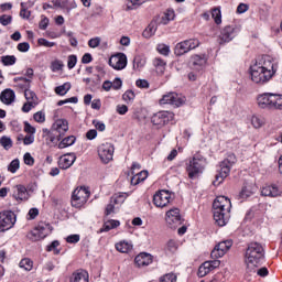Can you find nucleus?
I'll return each instance as SVG.
<instances>
[{"mask_svg":"<svg viewBox=\"0 0 282 282\" xmlns=\"http://www.w3.org/2000/svg\"><path fill=\"white\" fill-rule=\"evenodd\" d=\"M185 102L184 97L182 95H177L176 93H169L160 99V105H172V107H182Z\"/></svg>","mask_w":282,"mask_h":282,"instance_id":"nucleus-13","label":"nucleus"},{"mask_svg":"<svg viewBox=\"0 0 282 282\" xmlns=\"http://www.w3.org/2000/svg\"><path fill=\"white\" fill-rule=\"evenodd\" d=\"M260 109H278L282 111V95L264 93L257 98Z\"/></svg>","mask_w":282,"mask_h":282,"instance_id":"nucleus-5","label":"nucleus"},{"mask_svg":"<svg viewBox=\"0 0 282 282\" xmlns=\"http://www.w3.org/2000/svg\"><path fill=\"white\" fill-rule=\"evenodd\" d=\"M78 63V57L76 55H69L67 59V67L68 69H74L76 64Z\"/></svg>","mask_w":282,"mask_h":282,"instance_id":"nucleus-54","label":"nucleus"},{"mask_svg":"<svg viewBox=\"0 0 282 282\" xmlns=\"http://www.w3.org/2000/svg\"><path fill=\"white\" fill-rule=\"evenodd\" d=\"M89 195L90 193L88 192L87 188L85 187L76 188L72 195V206L74 208H83L84 204H87V199H89Z\"/></svg>","mask_w":282,"mask_h":282,"instance_id":"nucleus-8","label":"nucleus"},{"mask_svg":"<svg viewBox=\"0 0 282 282\" xmlns=\"http://www.w3.org/2000/svg\"><path fill=\"white\" fill-rule=\"evenodd\" d=\"M37 43H39V45H42L43 47H54V45H56L55 42H50V41H47L46 39H43V37L39 39Z\"/></svg>","mask_w":282,"mask_h":282,"instance_id":"nucleus-59","label":"nucleus"},{"mask_svg":"<svg viewBox=\"0 0 282 282\" xmlns=\"http://www.w3.org/2000/svg\"><path fill=\"white\" fill-rule=\"evenodd\" d=\"M149 177V172L148 171H141L137 173L132 178H131V184L132 186H138L140 182H144Z\"/></svg>","mask_w":282,"mask_h":282,"instance_id":"nucleus-29","label":"nucleus"},{"mask_svg":"<svg viewBox=\"0 0 282 282\" xmlns=\"http://www.w3.org/2000/svg\"><path fill=\"white\" fill-rule=\"evenodd\" d=\"M100 45V37H93L88 41V46L95 50V47H98Z\"/></svg>","mask_w":282,"mask_h":282,"instance_id":"nucleus-63","label":"nucleus"},{"mask_svg":"<svg viewBox=\"0 0 282 282\" xmlns=\"http://www.w3.org/2000/svg\"><path fill=\"white\" fill-rule=\"evenodd\" d=\"M251 124H252V127H254V129H261V127H263V124H265V119H263V117L252 116Z\"/></svg>","mask_w":282,"mask_h":282,"instance_id":"nucleus-38","label":"nucleus"},{"mask_svg":"<svg viewBox=\"0 0 282 282\" xmlns=\"http://www.w3.org/2000/svg\"><path fill=\"white\" fill-rule=\"evenodd\" d=\"M134 263L137 268H147V265L153 263V257L150 253H139L134 258Z\"/></svg>","mask_w":282,"mask_h":282,"instance_id":"nucleus-21","label":"nucleus"},{"mask_svg":"<svg viewBox=\"0 0 282 282\" xmlns=\"http://www.w3.org/2000/svg\"><path fill=\"white\" fill-rule=\"evenodd\" d=\"M159 282H177V275L173 272L160 276Z\"/></svg>","mask_w":282,"mask_h":282,"instance_id":"nucleus-41","label":"nucleus"},{"mask_svg":"<svg viewBox=\"0 0 282 282\" xmlns=\"http://www.w3.org/2000/svg\"><path fill=\"white\" fill-rule=\"evenodd\" d=\"M147 0H127V10H135L138 6H142Z\"/></svg>","mask_w":282,"mask_h":282,"instance_id":"nucleus-47","label":"nucleus"},{"mask_svg":"<svg viewBox=\"0 0 282 282\" xmlns=\"http://www.w3.org/2000/svg\"><path fill=\"white\" fill-rule=\"evenodd\" d=\"M171 120H173V112L170 111H159L151 118L152 124H155L156 127H164L165 124H169Z\"/></svg>","mask_w":282,"mask_h":282,"instance_id":"nucleus-14","label":"nucleus"},{"mask_svg":"<svg viewBox=\"0 0 282 282\" xmlns=\"http://www.w3.org/2000/svg\"><path fill=\"white\" fill-rule=\"evenodd\" d=\"M74 162H76V153H67L59 158L58 166L63 171H67V169L74 165Z\"/></svg>","mask_w":282,"mask_h":282,"instance_id":"nucleus-20","label":"nucleus"},{"mask_svg":"<svg viewBox=\"0 0 282 282\" xmlns=\"http://www.w3.org/2000/svg\"><path fill=\"white\" fill-rule=\"evenodd\" d=\"M0 144L3 148L4 151H10V149H12V139L10 137L3 135L0 139Z\"/></svg>","mask_w":282,"mask_h":282,"instance_id":"nucleus-39","label":"nucleus"},{"mask_svg":"<svg viewBox=\"0 0 282 282\" xmlns=\"http://www.w3.org/2000/svg\"><path fill=\"white\" fill-rule=\"evenodd\" d=\"M20 6H21L20 17L22 19H30L32 13L28 9H25V2H21Z\"/></svg>","mask_w":282,"mask_h":282,"instance_id":"nucleus-55","label":"nucleus"},{"mask_svg":"<svg viewBox=\"0 0 282 282\" xmlns=\"http://www.w3.org/2000/svg\"><path fill=\"white\" fill-rule=\"evenodd\" d=\"M69 89H72V84L64 83L63 85L55 87V94H57V96H65Z\"/></svg>","mask_w":282,"mask_h":282,"instance_id":"nucleus-34","label":"nucleus"},{"mask_svg":"<svg viewBox=\"0 0 282 282\" xmlns=\"http://www.w3.org/2000/svg\"><path fill=\"white\" fill-rule=\"evenodd\" d=\"M180 248V242L175 239H170L166 242L165 250L170 252L171 254L177 252V249Z\"/></svg>","mask_w":282,"mask_h":282,"instance_id":"nucleus-32","label":"nucleus"},{"mask_svg":"<svg viewBox=\"0 0 282 282\" xmlns=\"http://www.w3.org/2000/svg\"><path fill=\"white\" fill-rule=\"evenodd\" d=\"M0 23L1 25H10L12 23V15L3 14L0 17Z\"/></svg>","mask_w":282,"mask_h":282,"instance_id":"nucleus-60","label":"nucleus"},{"mask_svg":"<svg viewBox=\"0 0 282 282\" xmlns=\"http://www.w3.org/2000/svg\"><path fill=\"white\" fill-rule=\"evenodd\" d=\"M61 246V242L58 240H54L51 245L47 246L46 250L47 252H54V254H61V250L57 248Z\"/></svg>","mask_w":282,"mask_h":282,"instance_id":"nucleus-46","label":"nucleus"},{"mask_svg":"<svg viewBox=\"0 0 282 282\" xmlns=\"http://www.w3.org/2000/svg\"><path fill=\"white\" fill-rule=\"evenodd\" d=\"M64 65L61 61H55L52 63V72H61L63 69Z\"/></svg>","mask_w":282,"mask_h":282,"instance_id":"nucleus-64","label":"nucleus"},{"mask_svg":"<svg viewBox=\"0 0 282 282\" xmlns=\"http://www.w3.org/2000/svg\"><path fill=\"white\" fill-rule=\"evenodd\" d=\"M20 166H21V163H20L19 159H15V160L11 161V163L9 164L8 171L10 173H17V170L20 169Z\"/></svg>","mask_w":282,"mask_h":282,"instance_id":"nucleus-52","label":"nucleus"},{"mask_svg":"<svg viewBox=\"0 0 282 282\" xmlns=\"http://www.w3.org/2000/svg\"><path fill=\"white\" fill-rule=\"evenodd\" d=\"M57 148L58 149H67V147H72L76 143V138L74 135H68L66 138H62L59 140Z\"/></svg>","mask_w":282,"mask_h":282,"instance_id":"nucleus-28","label":"nucleus"},{"mask_svg":"<svg viewBox=\"0 0 282 282\" xmlns=\"http://www.w3.org/2000/svg\"><path fill=\"white\" fill-rule=\"evenodd\" d=\"M156 50L159 54H162L163 56H169V54H171V47H169L166 44H159Z\"/></svg>","mask_w":282,"mask_h":282,"instance_id":"nucleus-50","label":"nucleus"},{"mask_svg":"<svg viewBox=\"0 0 282 282\" xmlns=\"http://www.w3.org/2000/svg\"><path fill=\"white\" fill-rule=\"evenodd\" d=\"M127 193H118L112 196L115 204H124V199H127Z\"/></svg>","mask_w":282,"mask_h":282,"instance_id":"nucleus-49","label":"nucleus"},{"mask_svg":"<svg viewBox=\"0 0 282 282\" xmlns=\"http://www.w3.org/2000/svg\"><path fill=\"white\" fill-rule=\"evenodd\" d=\"M172 194L169 191L162 189L154 194L153 204L156 208H164L172 202Z\"/></svg>","mask_w":282,"mask_h":282,"instance_id":"nucleus-11","label":"nucleus"},{"mask_svg":"<svg viewBox=\"0 0 282 282\" xmlns=\"http://www.w3.org/2000/svg\"><path fill=\"white\" fill-rule=\"evenodd\" d=\"M173 19H175V11L173 10H167V12L165 13V15L162 18L161 23H163V25H167V23L170 21H173Z\"/></svg>","mask_w":282,"mask_h":282,"instance_id":"nucleus-48","label":"nucleus"},{"mask_svg":"<svg viewBox=\"0 0 282 282\" xmlns=\"http://www.w3.org/2000/svg\"><path fill=\"white\" fill-rule=\"evenodd\" d=\"M134 99H135V93H133V90H127L122 95V100H124V102H133Z\"/></svg>","mask_w":282,"mask_h":282,"instance_id":"nucleus-51","label":"nucleus"},{"mask_svg":"<svg viewBox=\"0 0 282 282\" xmlns=\"http://www.w3.org/2000/svg\"><path fill=\"white\" fill-rule=\"evenodd\" d=\"M116 148L113 144L107 142L98 147V155L104 164H109L113 160V152Z\"/></svg>","mask_w":282,"mask_h":282,"instance_id":"nucleus-10","label":"nucleus"},{"mask_svg":"<svg viewBox=\"0 0 282 282\" xmlns=\"http://www.w3.org/2000/svg\"><path fill=\"white\" fill-rule=\"evenodd\" d=\"M67 243H78V241H80V235L78 234H74V235H69L66 238Z\"/></svg>","mask_w":282,"mask_h":282,"instance_id":"nucleus-61","label":"nucleus"},{"mask_svg":"<svg viewBox=\"0 0 282 282\" xmlns=\"http://www.w3.org/2000/svg\"><path fill=\"white\" fill-rule=\"evenodd\" d=\"M234 164H237V156L235 153H229L227 158L219 163V169L213 182L214 186H219V184L224 183V180L230 175V169H232Z\"/></svg>","mask_w":282,"mask_h":282,"instance_id":"nucleus-4","label":"nucleus"},{"mask_svg":"<svg viewBox=\"0 0 282 282\" xmlns=\"http://www.w3.org/2000/svg\"><path fill=\"white\" fill-rule=\"evenodd\" d=\"M70 282H89V273L85 270H77L72 274Z\"/></svg>","mask_w":282,"mask_h":282,"instance_id":"nucleus-23","label":"nucleus"},{"mask_svg":"<svg viewBox=\"0 0 282 282\" xmlns=\"http://www.w3.org/2000/svg\"><path fill=\"white\" fill-rule=\"evenodd\" d=\"M154 67H156V72H159V74H164V69L166 67V62H164L162 58H155Z\"/></svg>","mask_w":282,"mask_h":282,"instance_id":"nucleus-43","label":"nucleus"},{"mask_svg":"<svg viewBox=\"0 0 282 282\" xmlns=\"http://www.w3.org/2000/svg\"><path fill=\"white\" fill-rule=\"evenodd\" d=\"M13 197L17 202H28V199H30V194L24 185H17L13 192Z\"/></svg>","mask_w":282,"mask_h":282,"instance_id":"nucleus-22","label":"nucleus"},{"mask_svg":"<svg viewBox=\"0 0 282 282\" xmlns=\"http://www.w3.org/2000/svg\"><path fill=\"white\" fill-rule=\"evenodd\" d=\"M109 65L112 69H124L127 67V55L124 53H117L109 58Z\"/></svg>","mask_w":282,"mask_h":282,"instance_id":"nucleus-17","label":"nucleus"},{"mask_svg":"<svg viewBox=\"0 0 282 282\" xmlns=\"http://www.w3.org/2000/svg\"><path fill=\"white\" fill-rule=\"evenodd\" d=\"M188 52H191V48L188 47V43L186 42V40L177 43L174 48V53L176 56H184V54H188Z\"/></svg>","mask_w":282,"mask_h":282,"instance_id":"nucleus-25","label":"nucleus"},{"mask_svg":"<svg viewBox=\"0 0 282 282\" xmlns=\"http://www.w3.org/2000/svg\"><path fill=\"white\" fill-rule=\"evenodd\" d=\"M28 239L30 241H41V239H44L43 236L40 234L39 229L34 228L26 235Z\"/></svg>","mask_w":282,"mask_h":282,"instance_id":"nucleus-40","label":"nucleus"},{"mask_svg":"<svg viewBox=\"0 0 282 282\" xmlns=\"http://www.w3.org/2000/svg\"><path fill=\"white\" fill-rule=\"evenodd\" d=\"M115 248L118 252L127 253L131 252V250L133 249V245H131V242L129 241L121 240L115 245Z\"/></svg>","mask_w":282,"mask_h":282,"instance_id":"nucleus-26","label":"nucleus"},{"mask_svg":"<svg viewBox=\"0 0 282 282\" xmlns=\"http://www.w3.org/2000/svg\"><path fill=\"white\" fill-rule=\"evenodd\" d=\"M14 83L18 84V86L20 87V89H30V85H32V79H28L25 77H15Z\"/></svg>","mask_w":282,"mask_h":282,"instance_id":"nucleus-31","label":"nucleus"},{"mask_svg":"<svg viewBox=\"0 0 282 282\" xmlns=\"http://www.w3.org/2000/svg\"><path fill=\"white\" fill-rule=\"evenodd\" d=\"M23 160L26 166H34V159L32 158V154H30V152H26L24 154Z\"/></svg>","mask_w":282,"mask_h":282,"instance_id":"nucleus-58","label":"nucleus"},{"mask_svg":"<svg viewBox=\"0 0 282 282\" xmlns=\"http://www.w3.org/2000/svg\"><path fill=\"white\" fill-rule=\"evenodd\" d=\"M53 131L57 133V142L65 138V133L69 131V122L66 119H57L52 127Z\"/></svg>","mask_w":282,"mask_h":282,"instance_id":"nucleus-16","label":"nucleus"},{"mask_svg":"<svg viewBox=\"0 0 282 282\" xmlns=\"http://www.w3.org/2000/svg\"><path fill=\"white\" fill-rule=\"evenodd\" d=\"M187 43V46L189 47V52L192 50H197V47H199L200 42L197 39H189V40H185Z\"/></svg>","mask_w":282,"mask_h":282,"instance_id":"nucleus-53","label":"nucleus"},{"mask_svg":"<svg viewBox=\"0 0 282 282\" xmlns=\"http://www.w3.org/2000/svg\"><path fill=\"white\" fill-rule=\"evenodd\" d=\"M232 248V240H224L215 246L210 253L212 259H221Z\"/></svg>","mask_w":282,"mask_h":282,"instance_id":"nucleus-15","label":"nucleus"},{"mask_svg":"<svg viewBox=\"0 0 282 282\" xmlns=\"http://www.w3.org/2000/svg\"><path fill=\"white\" fill-rule=\"evenodd\" d=\"M1 63L6 66V67H10L12 65H15L17 63V56L14 55H3L1 56Z\"/></svg>","mask_w":282,"mask_h":282,"instance_id":"nucleus-35","label":"nucleus"},{"mask_svg":"<svg viewBox=\"0 0 282 282\" xmlns=\"http://www.w3.org/2000/svg\"><path fill=\"white\" fill-rule=\"evenodd\" d=\"M265 252L263 250V246L259 242H251L249 243L247 251H246V264L247 270L249 272H257L254 268L259 265L263 261Z\"/></svg>","mask_w":282,"mask_h":282,"instance_id":"nucleus-3","label":"nucleus"},{"mask_svg":"<svg viewBox=\"0 0 282 282\" xmlns=\"http://www.w3.org/2000/svg\"><path fill=\"white\" fill-rule=\"evenodd\" d=\"M232 203L226 196H217L213 203L214 220L217 226L224 227L230 221Z\"/></svg>","mask_w":282,"mask_h":282,"instance_id":"nucleus-2","label":"nucleus"},{"mask_svg":"<svg viewBox=\"0 0 282 282\" xmlns=\"http://www.w3.org/2000/svg\"><path fill=\"white\" fill-rule=\"evenodd\" d=\"M17 96L14 95V90L4 89L0 95V100L3 105H12Z\"/></svg>","mask_w":282,"mask_h":282,"instance_id":"nucleus-24","label":"nucleus"},{"mask_svg":"<svg viewBox=\"0 0 282 282\" xmlns=\"http://www.w3.org/2000/svg\"><path fill=\"white\" fill-rule=\"evenodd\" d=\"M158 32V23L151 22L148 28L143 31L142 35L144 39H151Z\"/></svg>","mask_w":282,"mask_h":282,"instance_id":"nucleus-30","label":"nucleus"},{"mask_svg":"<svg viewBox=\"0 0 282 282\" xmlns=\"http://www.w3.org/2000/svg\"><path fill=\"white\" fill-rule=\"evenodd\" d=\"M192 69H196V72H202L206 67V63H208V57L206 54L202 55H193L191 57Z\"/></svg>","mask_w":282,"mask_h":282,"instance_id":"nucleus-19","label":"nucleus"},{"mask_svg":"<svg viewBox=\"0 0 282 282\" xmlns=\"http://www.w3.org/2000/svg\"><path fill=\"white\" fill-rule=\"evenodd\" d=\"M210 272H213L210 270V263L204 262L199 268H198V276L200 279H204V276H206V274H209Z\"/></svg>","mask_w":282,"mask_h":282,"instance_id":"nucleus-36","label":"nucleus"},{"mask_svg":"<svg viewBox=\"0 0 282 282\" xmlns=\"http://www.w3.org/2000/svg\"><path fill=\"white\" fill-rule=\"evenodd\" d=\"M120 226L119 220H108L104 224V228L100 229V232H109V230H113V228H118Z\"/></svg>","mask_w":282,"mask_h":282,"instance_id":"nucleus-33","label":"nucleus"},{"mask_svg":"<svg viewBox=\"0 0 282 282\" xmlns=\"http://www.w3.org/2000/svg\"><path fill=\"white\" fill-rule=\"evenodd\" d=\"M14 224H17V215H14V212L4 210L0 213V232L10 230Z\"/></svg>","mask_w":282,"mask_h":282,"instance_id":"nucleus-9","label":"nucleus"},{"mask_svg":"<svg viewBox=\"0 0 282 282\" xmlns=\"http://www.w3.org/2000/svg\"><path fill=\"white\" fill-rule=\"evenodd\" d=\"M261 195L263 197H282V185H267L262 188Z\"/></svg>","mask_w":282,"mask_h":282,"instance_id":"nucleus-18","label":"nucleus"},{"mask_svg":"<svg viewBox=\"0 0 282 282\" xmlns=\"http://www.w3.org/2000/svg\"><path fill=\"white\" fill-rule=\"evenodd\" d=\"M24 96L28 102L36 104V94L30 88L24 89Z\"/></svg>","mask_w":282,"mask_h":282,"instance_id":"nucleus-45","label":"nucleus"},{"mask_svg":"<svg viewBox=\"0 0 282 282\" xmlns=\"http://www.w3.org/2000/svg\"><path fill=\"white\" fill-rule=\"evenodd\" d=\"M212 19H214L216 25H221V9L214 8L212 10Z\"/></svg>","mask_w":282,"mask_h":282,"instance_id":"nucleus-42","label":"nucleus"},{"mask_svg":"<svg viewBox=\"0 0 282 282\" xmlns=\"http://www.w3.org/2000/svg\"><path fill=\"white\" fill-rule=\"evenodd\" d=\"M239 32H241V28L237 25H226L224 29H221L218 36L219 44L224 45V43H230L232 39H236L239 35Z\"/></svg>","mask_w":282,"mask_h":282,"instance_id":"nucleus-7","label":"nucleus"},{"mask_svg":"<svg viewBox=\"0 0 282 282\" xmlns=\"http://www.w3.org/2000/svg\"><path fill=\"white\" fill-rule=\"evenodd\" d=\"M33 119L35 120V122H40V123L45 122V112L43 111L35 112L33 115Z\"/></svg>","mask_w":282,"mask_h":282,"instance_id":"nucleus-56","label":"nucleus"},{"mask_svg":"<svg viewBox=\"0 0 282 282\" xmlns=\"http://www.w3.org/2000/svg\"><path fill=\"white\" fill-rule=\"evenodd\" d=\"M251 195H254V191L250 186H243L240 192L241 199H248V197H251Z\"/></svg>","mask_w":282,"mask_h":282,"instance_id":"nucleus-44","label":"nucleus"},{"mask_svg":"<svg viewBox=\"0 0 282 282\" xmlns=\"http://www.w3.org/2000/svg\"><path fill=\"white\" fill-rule=\"evenodd\" d=\"M19 267L30 272L34 268V262L30 258H24L20 261Z\"/></svg>","mask_w":282,"mask_h":282,"instance_id":"nucleus-37","label":"nucleus"},{"mask_svg":"<svg viewBox=\"0 0 282 282\" xmlns=\"http://www.w3.org/2000/svg\"><path fill=\"white\" fill-rule=\"evenodd\" d=\"M36 230H39L40 235L45 239L47 235L52 234V225L47 223H40L36 227Z\"/></svg>","mask_w":282,"mask_h":282,"instance_id":"nucleus-27","label":"nucleus"},{"mask_svg":"<svg viewBox=\"0 0 282 282\" xmlns=\"http://www.w3.org/2000/svg\"><path fill=\"white\" fill-rule=\"evenodd\" d=\"M204 169H206V159L200 154H195L187 166L189 180L199 177L204 173Z\"/></svg>","mask_w":282,"mask_h":282,"instance_id":"nucleus-6","label":"nucleus"},{"mask_svg":"<svg viewBox=\"0 0 282 282\" xmlns=\"http://www.w3.org/2000/svg\"><path fill=\"white\" fill-rule=\"evenodd\" d=\"M276 63L274 59L270 57V55H263L256 59V63L250 66V76L252 83L256 85H265V83H270L276 74Z\"/></svg>","mask_w":282,"mask_h":282,"instance_id":"nucleus-1","label":"nucleus"},{"mask_svg":"<svg viewBox=\"0 0 282 282\" xmlns=\"http://www.w3.org/2000/svg\"><path fill=\"white\" fill-rule=\"evenodd\" d=\"M165 221L171 228H177V226H182V214H180V208H172L166 212Z\"/></svg>","mask_w":282,"mask_h":282,"instance_id":"nucleus-12","label":"nucleus"},{"mask_svg":"<svg viewBox=\"0 0 282 282\" xmlns=\"http://www.w3.org/2000/svg\"><path fill=\"white\" fill-rule=\"evenodd\" d=\"M17 50L19 52H30V43H28V42L19 43L17 46Z\"/></svg>","mask_w":282,"mask_h":282,"instance_id":"nucleus-62","label":"nucleus"},{"mask_svg":"<svg viewBox=\"0 0 282 282\" xmlns=\"http://www.w3.org/2000/svg\"><path fill=\"white\" fill-rule=\"evenodd\" d=\"M24 131L25 133H29V135H34L36 133V128H34L30 122H24Z\"/></svg>","mask_w":282,"mask_h":282,"instance_id":"nucleus-57","label":"nucleus"}]
</instances>
